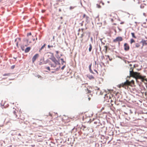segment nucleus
Returning <instances> with one entry per match:
<instances>
[{
  "instance_id": "nucleus-23",
  "label": "nucleus",
  "mask_w": 147,
  "mask_h": 147,
  "mask_svg": "<svg viewBox=\"0 0 147 147\" xmlns=\"http://www.w3.org/2000/svg\"><path fill=\"white\" fill-rule=\"evenodd\" d=\"M30 40V41H29V43H31V41L29 39H27L26 41H25V42H28L29 40Z\"/></svg>"
},
{
  "instance_id": "nucleus-52",
  "label": "nucleus",
  "mask_w": 147,
  "mask_h": 147,
  "mask_svg": "<svg viewBox=\"0 0 147 147\" xmlns=\"http://www.w3.org/2000/svg\"><path fill=\"white\" fill-rule=\"evenodd\" d=\"M37 38H36V40H37Z\"/></svg>"
},
{
  "instance_id": "nucleus-5",
  "label": "nucleus",
  "mask_w": 147,
  "mask_h": 147,
  "mask_svg": "<svg viewBox=\"0 0 147 147\" xmlns=\"http://www.w3.org/2000/svg\"><path fill=\"white\" fill-rule=\"evenodd\" d=\"M105 98H107V99L109 100L108 101L109 102V100H110L111 102H112L115 100V97H113L111 94L108 93L107 94L105 95Z\"/></svg>"
},
{
  "instance_id": "nucleus-32",
  "label": "nucleus",
  "mask_w": 147,
  "mask_h": 147,
  "mask_svg": "<svg viewBox=\"0 0 147 147\" xmlns=\"http://www.w3.org/2000/svg\"><path fill=\"white\" fill-rule=\"evenodd\" d=\"M32 39L34 41L35 39L34 38H33V36L32 37Z\"/></svg>"
},
{
  "instance_id": "nucleus-45",
  "label": "nucleus",
  "mask_w": 147,
  "mask_h": 147,
  "mask_svg": "<svg viewBox=\"0 0 147 147\" xmlns=\"http://www.w3.org/2000/svg\"><path fill=\"white\" fill-rule=\"evenodd\" d=\"M94 71H96V72H97V73H98L97 71L96 70H94Z\"/></svg>"
},
{
  "instance_id": "nucleus-33",
  "label": "nucleus",
  "mask_w": 147,
  "mask_h": 147,
  "mask_svg": "<svg viewBox=\"0 0 147 147\" xmlns=\"http://www.w3.org/2000/svg\"><path fill=\"white\" fill-rule=\"evenodd\" d=\"M18 136H22L21 134L20 133H19V134H18Z\"/></svg>"
},
{
  "instance_id": "nucleus-48",
  "label": "nucleus",
  "mask_w": 147,
  "mask_h": 147,
  "mask_svg": "<svg viewBox=\"0 0 147 147\" xmlns=\"http://www.w3.org/2000/svg\"><path fill=\"white\" fill-rule=\"evenodd\" d=\"M81 25L82 26H83V24H82H82H81Z\"/></svg>"
},
{
  "instance_id": "nucleus-19",
  "label": "nucleus",
  "mask_w": 147,
  "mask_h": 147,
  "mask_svg": "<svg viewBox=\"0 0 147 147\" xmlns=\"http://www.w3.org/2000/svg\"><path fill=\"white\" fill-rule=\"evenodd\" d=\"M104 47L105 48V53H106L107 52V46H105Z\"/></svg>"
},
{
  "instance_id": "nucleus-47",
  "label": "nucleus",
  "mask_w": 147,
  "mask_h": 147,
  "mask_svg": "<svg viewBox=\"0 0 147 147\" xmlns=\"http://www.w3.org/2000/svg\"><path fill=\"white\" fill-rule=\"evenodd\" d=\"M44 11H45V10H42V12H44Z\"/></svg>"
},
{
  "instance_id": "nucleus-34",
  "label": "nucleus",
  "mask_w": 147,
  "mask_h": 147,
  "mask_svg": "<svg viewBox=\"0 0 147 147\" xmlns=\"http://www.w3.org/2000/svg\"><path fill=\"white\" fill-rule=\"evenodd\" d=\"M65 67V66H63L62 68H61V69H63L64 68V67Z\"/></svg>"
},
{
  "instance_id": "nucleus-4",
  "label": "nucleus",
  "mask_w": 147,
  "mask_h": 147,
  "mask_svg": "<svg viewBox=\"0 0 147 147\" xmlns=\"http://www.w3.org/2000/svg\"><path fill=\"white\" fill-rule=\"evenodd\" d=\"M48 56L50 57L49 58L51 59L55 63V65H54V67H55L57 63H58V61L53 56V54L51 53H48Z\"/></svg>"
},
{
  "instance_id": "nucleus-43",
  "label": "nucleus",
  "mask_w": 147,
  "mask_h": 147,
  "mask_svg": "<svg viewBox=\"0 0 147 147\" xmlns=\"http://www.w3.org/2000/svg\"><path fill=\"white\" fill-rule=\"evenodd\" d=\"M56 53H57V54H58V51H56Z\"/></svg>"
},
{
  "instance_id": "nucleus-21",
  "label": "nucleus",
  "mask_w": 147,
  "mask_h": 147,
  "mask_svg": "<svg viewBox=\"0 0 147 147\" xmlns=\"http://www.w3.org/2000/svg\"><path fill=\"white\" fill-rule=\"evenodd\" d=\"M75 7L74 6H70L69 7V9L70 10H71L72 9H74Z\"/></svg>"
},
{
  "instance_id": "nucleus-8",
  "label": "nucleus",
  "mask_w": 147,
  "mask_h": 147,
  "mask_svg": "<svg viewBox=\"0 0 147 147\" xmlns=\"http://www.w3.org/2000/svg\"><path fill=\"white\" fill-rule=\"evenodd\" d=\"M82 87L83 88V89H84L83 92L84 93L87 94L91 93V91L88 89L86 85H84L82 86Z\"/></svg>"
},
{
  "instance_id": "nucleus-12",
  "label": "nucleus",
  "mask_w": 147,
  "mask_h": 147,
  "mask_svg": "<svg viewBox=\"0 0 147 147\" xmlns=\"http://www.w3.org/2000/svg\"><path fill=\"white\" fill-rule=\"evenodd\" d=\"M146 38L147 39L146 40H145L144 39H142L141 42L142 43L143 45H146L147 44L146 41H147V38L146 37Z\"/></svg>"
},
{
  "instance_id": "nucleus-39",
  "label": "nucleus",
  "mask_w": 147,
  "mask_h": 147,
  "mask_svg": "<svg viewBox=\"0 0 147 147\" xmlns=\"http://www.w3.org/2000/svg\"><path fill=\"white\" fill-rule=\"evenodd\" d=\"M98 7H100V5H98Z\"/></svg>"
},
{
  "instance_id": "nucleus-14",
  "label": "nucleus",
  "mask_w": 147,
  "mask_h": 147,
  "mask_svg": "<svg viewBox=\"0 0 147 147\" xmlns=\"http://www.w3.org/2000/svg\"><path fill=\"white\" fill-rule=\"evenodd\" d=\"M131 34L132 37L133 38H136V37L135 36V34H134V33H133V32L131 33Z\"/></svg>"
},
{
  "instance_id": "nucleus-13",
  "label": "nucleus",
  "mask_w": 147,
  "mask_h": 147,
  "mask_svg": "<svg viewBox=\"0 0 147 147\" xmlns=\"http://www.w3.org/2000/svg\"><path fill=\"white\" fill-rule=\"evenodd\" d=\"M92 64L91 63L90 64V65H89V70L90 71V72L91 73H92V74H93V71H92V69H91V66H92Z\"/></svg>"
},
{
  "instance_id": "nucleus-36",
  "label": "nucleus",
  "mask_w": 147,
  "mask_h": 147,
  "mask_svg": "<svg viewBox=\"0 0 147 147\" xmlns=\"http://www.w3.org/2000/svg\"><path fill=\"white\" fill-rule=\"evenodd\" d=\"M106 56H107L109 59V58H110V57L109 55H107Z\"/></svg>"
},
{
  "instance_id": "nucleus-42",
  "label": "nucleus",
  "mask_w": 147,
  "mask_h": 147,
  "mask_svg": "<svg viewBox=\"0 0 147 147\" xmlns=\"http://www.w3.org/2000/svg\"><path fill=\"white\" fill-rule=\"evenodd\" d=\"M83 40V39H82V40H81V42H82Z\"/></svg>"
},
{
  "instance_id": "nucleus-41",
  "label": "nucleus",
  "mask_w": 147,
  "mask_h": 147,
  "mask_svg": "<svg viewBox=\"0 0 147 147\" xmlns=\"http://www.w3.org/2000/svg\"><path fill=\"white\" fill-rule=\"evenodd\" d=\"M61 60L62 61H63V59H61Z\"/></svg>"
},
{
  "instance_id": "nucleus-15",
  "label": "nucleus",
  "mask_w": 147,
  "mask_h": 147,
  "mask_svg": "<svg viewBox=\"0 0 147 147\" xmlns=\"http://www.w3.org/2000/svg\"><path fill=\"white\" fill-rule=\"evenodd\" d=\"M135 42V40L133 38H131L130 40V43L132 44L134 42Z\"/></svg>"
},
{
  "instance_id": "nucleus-49",
  "label": "nucleus",
  "mask_w": 147,
  "mask_h": 147,
  "mask_svg": "<svg viewBox=\"0 0 147 147\" xmlns=\"http://www.w3.org/2000/svg\"><path fill=\"white\" fill-rule=\"evenodd\" d=\"M38 136L39 137H41V136Z\"/></svg>"
},
{
  "instance_id": "nucleus-31",
  "label": "nucleus",
  "mask_w": 147,
  "mask_h": 147,
  "mask_svg": "<svg viewBox=\"0 0 147 147\" xmlns=\"http://www.w3.org/2000/svg\"><path fill=\"white\" fill-rule=\"evenodd\" d=\"M15 67L14 65H13L11 67V69H13Z\"/></svg>"
},
{
  "instance_id": "nucleus-20",
  "label": "nucleus",
  "mask_w": 147,
  "mask_h": 147,
  "mask_svg": "<svg viewBox=\"0 0 147 147\" xmlns=\"http://www.w3.org/2000/svg\"><path fill=\"white\" fill-rule=\"evenodd\" d=\"M45 44H44L43 46H42V47H41V48L40 49V51L41 50H42L43 49V48L44 47H45Z\"/></svg>"
},
{
  "instance_id": "nucleus-24",
  "label": "nucleus",
  "mask_w": 147,
  "mask_h": 147,
  "mask_svg": "<svg viewBox=\"0 0 147 147\" xmlns=\"http://www.w3.org/2000/svg\"><path fill=\"white\" fill-rule=\"evenodd\" d=\"M10 75V74H5L3 75L4 76H9Z\"/></svg>"
},
{
  "instance_id": "nucleus-10",
  "label": "nucleus",
  "mask_w": 147,
  "mask_h": 147,
  "mask_svg": "<svg viewBox=\"0 0 147 147\" xmlns=\"http://www.w3.org/2000/svg\"><path fill=\"white\" fill-rule=\"evenodd\" d=\"M38 56L39 55L38 54H36L32 58V61L33 63L34 62Z\"/></svg>"
},
{
  "instance_id": "nucleus-35",
  "label": "nucleus",
  "mask_w": 147,
  "mask_h": 147,
  "mask_svg": "<svg viewBox=\"0 0 147 147\" xmlns=\"http://www.w3.org/2000/svg\"><path fill=\"white\" fill-rule=\"evenodd\" d=\"M109 59L110 61H111L112 60V58H109Z\"/></svg>"
},
{
  "instance_id": "nucleus-17",
  "label": "nucleus",
  "mask_w": 147,
  "mask_h": 147,
  "mask_svg": "<svg viewBox=\"0 0 147 147\" xmlns=\"http://www.w3.org/2000/svg\"><path fill=\"white\" fill-rule=\"evenodd\" d=\"M55 46H53V45H48V47L49 49H51V48H53V47H55Z\"/></svg>"
},
{
  "instance_id": "nucleus-11",
  "label": "nucleus",
  "mask_w": 147,
  "mask_h": 147,
  "mask_svg": "<svg viewBox=\"0 0 147 147\" xmlns=\"http://www.w3.org/2000/svg\"><path fill=\"white\" fill-rule=\"evenodd\" d=\"M83 18H85V19L86 21V22H88V19L89 18V17L86 15L85 14H83L82 16Z\"/></svg>"
},
{
  "instance_id": "nucleus-51",
  "label": "nucleus",
  "mask_w": 147,
  "mask_h": 147,
  "mask_svg": "<svg viewBox=\"0 0 147 147\" xmlns=\"http://www.w3.org/2000/svg\"><path fill=\"white\" fill-rule=\"evenodd\" d=\"M114 24V25H116V24Z\"/></svg>"
},
{
  "instance_id": "nucleus-16",
  "label": "nucleus",
  "mask_w": 147,
  "mask_h": 147,
  "mask_svg": "<svg viewBox=\"0 0 147 147\" xmlns=\"http://www.w3.org/2000/svg\"><path fill=\"white\" fill-rule=\"evenodd\" d=\"M89 47H90L89 49V51L90 52L91 51L92 49V45L91 44H90Z\"/></svg>"
},
{
  "instance_id": "nucleus-53",
  "label": "nucleus",
  "mask_w": 147,
  "mask_h": 147,
  "mask_svg": "<svg viewBox=\"0 0 147 147\" xmlns=\"http://www.w3.org/2000/svg\"><path fill=\"white\" fill-rule=\"evenodd\" d=\"M96 62L95 61V64H96Z\"/></svg>"
},
{
  "instance_id": "nucleus-6",
  "label": "nucleus",
  "mask_w": 147,
  "mask_h": 147,
  "mask_svg": "<svg viewBox=\"0 0 147 147\" xmlns=\"http://www.w3.org/2000/svg\"><path fill=\"white\" fill-rule=\"evenodd\" d=\"M28 45H23L21 47V48L22 51H24L25 53H27L29 52L31 49V48L30 47H27L26 49H25L24 46L26 47Z\"/></svg>"
},
{
  "instance_id": "nucleus-27",
  "label": "nucleus",
  "mask_w": 147,
  "mask_h": 147,
  "mask_svg": "<svg viewBox=\"0 0 147 147\" xmlns=\"http://www.w3.org/2000/svg\"><path fill=\"white\" fill-rule=\"evenodd\" d=\"M36 77H38V78H41V76L39 75H37L36 76Z\"/></svg>"
},
{
  "instance_id": "nucleus-9",
  "label": "nucleus",
  "mask_w": 147,
  "mask_h": 147,
  "mask_svg": "<svg viewBox=\"0 0 147 147\" xmlns=\"http://www.w3.org/2000/svg\"><path fill=\"white\" fill-rule=\"evenodd\" d=\"M124 50L125 51H128L129 49V45L127 43H125L124 45Z\"/></svg>"
},
{
  "instance_id": "nucleus-50",
  "label": "nucleus",
  "mask_w": 147,
  "mask_h": 147,
  "mask_svg": "<svg viewBox=\"0 0 147 147\" xmlns=\"http://www.w3.org/2000/svg\"><path fill=\"white\" fill-rule=\"evenodd\" d=\"M123 22H121V24H123Z\"/></svg>"
},
{
  "instance_id": "nucleus-1",
  "label": "nucleus",
  "mask_w": 147,
  "mask_h": 147,
  "mask_svg": "<svg viewBox=\"0 0 147 147\" xmlns=\"http://www.w3.org/2000/svg\"><path fill=\"white\" fill-rule=\"evenodd\" d=\"M129 73L130 76L135 78L136 80L138 79H140L142 82H144V81H147V79L146 76H142L140 75V73L134 72L133 67L130 68Z\"/></svg>"
},
{
  "instance_id": "nucleus-3",
  "label": "nucleus",
  "mask_w": 147,
  "mask_h": 147,
  "mask_svg": "<svg viewBox=\"0 0 147 147\" xmlns=\"http://www.w3.org/2000/svg\"><path fill=\"white\" fill-rule=\"evenodd\" d=\"M13 114L15 115L16 117H18V119L23 120L25 119V113H22L20 112L17 111V112L15 111H13Z\"/></svg>"
},
{
  "instance_id": "nucleus-29",
  "label": "nucleus",
  "mask_w": 147,
  "mask_h": 147,
  "mask_svg": "<svg viewBox=\"0 0 147 147\" xmlns=\"http://www.w3.org/2000/svg\"><path fill=\"white\" fill-rule=\"evenodd\" d=\"M31 35V32H30L29 33H28L27 34V36H28L29 35Z\"/></svg>"
},
{
  "instance_id": "nucleus-38",
  "label": "nucleus",
  "mask_w": 147,
  "mask_h": 147,
  "mask_svg": "<svg viewBox=\"0 0 147 147\" xmlns=\"http://www.w3.org/2000/svg\"><path fill=\"white\" fill-rule=\"evenodd\" d=\"M111 21L112 22H113V19H111Z\"/></svg>"
},
{
  "instance_id": "nucleus-44",
  "label": "nucleus",
  "mask_w": 147,
  "mask_h": 147,
  "mask_svg": "<svg viewBox=\"0 0 147 147\" xmlns=\"http://www.w3.org/2000/svg\"><path fill=\"white\" fill-rule=\"evenodd\" d=\"M60 18H61V19H62V18H62V17H60Z\"/></svg>"
},
{
  "instance_id": "nucleus-18",
  "label": "nucleus",
  "mask_w": 147,
  "mask_h": 147,
  "mask_svg": "<svg viewBox=\"0 0 147 147\" xmlns=\"http://www.w3.org/2000/svg\"><path fill=\"white\" fill-rule=\"evenodd\" d=\"M88 78L90 80L94 78V77L92 76H88Z\"/></svg>"
},
{
  "instance_id": "nucleus-2",
  "label": "nucleus",
  "mask_w": 147,
  "mask_h": 147,
  "mask_svg": "<svg viewBox=\"0 0 147 147\" xmlns=\"http://www.w3.org/2000/svg\"><path fill=\"white\" fill-rule=\"evenodd\" d=\"M134 80H131V81H129L128 80H127L124 83H122L118 86V87L120 88L121 87L125 88V89L128 88V86H134Z\"/></svg>"
},
{
  "instance_id": "nucleus-30",
  "label": "nucleus",
  "mask_w": 147,
  "mask_h": 147,
  "mask_svg": "<svg viewBox=\"0 0 147 147\" xmlns=\"http://www.w3.org/2000/svg\"><path fill=\"white\" fill-rule=\"evenodd\" d=\"M101 58L102 60L103 59L105 58L104 56L103 55L101 56Z\"/></svg>"
},
{
  "instance_id": "nucleus-46",
  "label": "nucleus",
  "mask_w": 147,
  "mask_h": 147,
  "mask_svg": "<svg viewBox=\"0 0 147 147\" xmlns=\"http://www.w3.org/2000/svg\"><path fill=\"white\" fill-rule=\"evenodd\" d=\"M88 99H89V100H90V98H88Z\"/></svg>"
},
{
  "instance_id": "nucleus-26",
  "label": "nucleus",
  "mask_w": 147,
  "mask_h": 147,
  "mask_svg": "<svg viewBox=\"0 0 147 147\" xmlns=\"http://www.w3.org/2000/svg\"><path fill=\"white\" fill-rule=\"evenodd\" d=\"M84 36V33H82L81 35V37H80L82 38L83 37V36Z\"/></svg>"
},
{
  "instance_id": "nucleus-22",
  "label": "nucleus",
  "mask_w": 147,
  "mask_h": 147,
  "mask_svg": "<svg viewBox=\"0 0 147 147\" xmlns=\"http://www.w3.org/2000/svg\"><path fill=\"white\" fill-rule=\"evenodd\" d=\"M43 140V139H38V140H37V141H38V142H42Z\"/></svg>"
},
{
  "instance_id": "nucleus-28",
  "label": "nucleus",
  "mask_w": 147,
  "mask_h": 147,
  "mask_svg": "<svg viewBox=\"0 0 147 147\" xmlns=\"http://www.w3.org/2000/svg\"><path fill=\"white\" fill-rule=\"evenodd\" d=\"M46 69L50 71V68L49 67H46Z\"/></svg>"
},
{
  "instance_id": "nucleus-25",
  "label": "nucleus",
  "mask_w": 147,
  "mask_h": 147,
  "mask_svg": "<svg viewBox=\"0 0 147 147\" xmlns=\"http://www.w3.org/2000/svg\"><path fill=\"white\" fill-rule=\"evenodd\" d=\"M136 46L137 47H140V45L138 44L137 43L136 45Z\"/></svg>"
},
{
  "instance_id": "nucleus-40",
  "label": "nucleus",
  "mask_w": 147,
  "mask_h": 147,
  "mask_svg": "<svg viewBox=\"0 0 147 147\" xmlns=\"http://www.w3.org/2000/svg\"><path fill=\"white\" fill-rule=\"evenodd\" d=\"M81 30H82V32H83L84 30V29L83 28L81 29Z\"/></svg>"
},
{
  "instance_id": "nucleus-37",
  "label": "nucleus",
  "mask_w": 147,
  "mask_h": 147,
  "mask_svg": "<svg viewBox=\"0 0 147 147\" xmlns=\"http://www.w3.org/2000/svg\"><path fill=\"white\" fill-rule=\"evenodd\" d=\"M59 12H61V9H59Z\"/></svg>"
},
{
  "instance_id": "nucleus-7",
  "label": "nucleus",
  "mask_w": 147,
  "mask_h": 147,
  "mask_svg": "<svg viewBox=\"0 0 147 147\" xmlns=\"http://www.w3.org/2000/svg\"><path fill=\"white\" fill-rule=\"evenodd\" d=\"M123 40V38L121 36H118L116 38L114 39L113 40V42L116 43L118 42L119 45H120V42L122 41Z\"/></svg>"
}]
</instances>
